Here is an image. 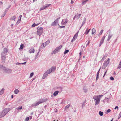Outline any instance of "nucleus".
I'll list each match as a JSON object with an SVG mask.
<instances>
[{
	"instance_id": "1",
	"label": "nucleus",
	"mask_w": 121,
	"mask_h": 121,
	"mask_svg": "<svg viewBox=\"0 0 121 121\" xmlns=\"http://www.w3.org/2000/svg\"><path fill=\"white\" fill-rule=\"evenodd\" d=\"M9 110L8 108L4 109L0 113V117L1 118L5 116L9 112Z\"/></svg>"
},
{
	"instance_id": "2",
	"label": "nucleus",
	"mask_w": 121,
	"mask_h": 121,
	"mask_svg": "<svg viewBox=\"0 0 121 121\" xmlns=\"http://www.w3.org/2000/svg\"><path fill=\"white\" fill-rule=\"evenodd\" d=\"M93 99L94 100L95 105H97L99 103L100 99L98 97L96 96V95L94 96L93 97Z\"/></svg>"
},
{
	"instance_id": "3",
	"label": "nucleus",
	"mask_w": 121,
	"mask_h": 121,
	"mask_svg": "<svg viewBox=\"0 0 121 121\" xmlns=\"http://www.w3.org/2000/svg\"><path fill=\"white\" fill-rule=\"evenodd\" d=\"M110 59L108 58L107 60L105 61L103 64L102 69H104L109 64L110 62Z\"/></svg>"
},
{
	"instance_id": "4",
	"label": "nucleus",
	"mask_w": 121,
	"mask_h": 121,
	"mask_svg": "<svg viewBox=\"0 0 121 121\" xmlns=\"http://www.w3.org/2000/svg\"><path fill=\"white\" fill-rule=\"evenodd\" d=\"M61 47L62 46H60L58 47H56L55 49L51 53V54L53 55L58 53L61 48Z\"/></svg>"
},
{
	"instance_id": "5",
	"label": "nucleus",
	"mask_w": 121,
	"mask_h": 121,
	"mask_svg": "<svg viewBox=\"0 0 121 121\" xmlns=\"http://www.w3.org/2000/svg\"><path fill=\"white\" fill-rule=\"evenodd\" d=\"M37 34L40 36L42 34L43 31V29L41 27H38L37 28Z\"/></svg>"
},
{
	"instance_id": "6",
	"label": "nucleus",
	"mask_w": 121,
	"mask_h": 121,
	"mask_svg": "<svg viewBox=\"0 0 121 121\" xmlns=\"http://www.w3.org/2000/svg\"><path fill=\"white\" fill-rule=\"evenodd\" d=\"M12 70V69L7 68L5 67L3 69V71L4 72L7 73H11Z\"/></svg>"
},
{
	"instance_id": "7",
	"label": "nucleus",
	"mask_w": 121,
	"mask_h": 121,
	"mask_svg": "<svg viewBox=\"0 0 121 121\" xmlns=\"http://www.w3.org/2000/svg\"><path fill=\"white\" fill-rule=\"evenodd\" d=\"M60 18V17H59L56 19L51 24V26H56V25L58 24V21Z\"/></svg>"
},
{
	"instance_id": "8",
	"label": "nucleus",
	"mask_w": 121,
	"mask_h": 121,
	"mask_svg": "<svg viewBox=\"0 0 121 121\" xmlns=\"http://www.w3.org/2000/svg\"><path fill=\"white\" fill-rule=\"evenodd\" d=\"M6 54L4 53H2L1 55V59L2 61L3 62H4L5 60L6 59Z\"/></svg>"
},
{
	"instance_id": "9",
	"label": "nucleus",
	"mask_w": 121,
	"mask_h": 121,
	"mask_svg": "<svg viewBox=\"0 0 121 121\" xmlns=\"http://www.w3.org/2000/svg\"><path fill=\"white\" fill-rule=\"evenodd\" d=\"M50 5V4H46L45 5H44L43 7H41L40 9V11L44 10L47 8L49 7Z\"/></svg>"
},
{
	"instance_id": "10",
	"label": "nucleus",
	"mask_w": 121,
	"mask_h": 121,
	"mask_svg": "<svg viewBox=\"0 0 121 121\" xmlns=\"http://www.w3.org/2000/svg\"><path fill=\"white\" fill-rule=\"evenodd\" d=\"M41 103L40 100L38 102H37L36 103H34L31 106V107H33L34 106H36L40 104H41Z\"/></svg>"
},
{
	"instance_id": "11",
	"label": "nucleus",
	"mask_w": 121,
	"mask_h": 121,
	"mask_svg": "<svg viewBox=\"0 0 121 121\" xmlns=\"http://www.w3.org/2000/svg\"><path fill=\"white\" fill-rule=\"evenodd\" d=\"M78 32H77L74 35L72 39L71 40V41L72 42H73V41H74L77 38V37L78 35Z\"/></svg>"
},
{
	"instance_id": "12",
	"label": "nucleus",
	"mask_w": 121,
	"mask_h": 121,
	"mask_svg": "<svg viewBox=\"0 0 121 121\" xmlns=\"http://www.w3.org/2000/svg\"><path fill=\"white\" fill-rule=\"evenodd\" d=\"M49 73H48V71L47 70L44 73L43 75L42 78L43 79H44L46 78L48 76V74H49Z\"/></svg>"
},
{
	"instance_id": "13",
	"label": "nucleus",
	"mask_w": 121,
	"mask_h": 121,
	"mask_svg": "<svg viewBox=\"0 0 121 121\" xmlns=\"http://www.w3.org/2000/svg\"><path fill=\"white\" fill-rule=\"evenodd\" d=\"M56 67H51L49 70H48L47 71H48V73H50L54 71Z\"/></svg>"
},
{
	"instance_id": "14",
	"label": "nucleus",
	"mask_w": 121,
	"mask_h": 121,
	"mask_svg": "<svg viewBox=\"0 0 121 121\" xmlns=\"http://www.w3.org/2000/svg\"><path fill=\"white\" fill-rule=\"evenodd\" d=\"M68 22V20L67 19H65V20L63 19L62 21L61 22V24L62 25H65V24Z\"/></svg>"
},
{
	"instance_id": "15",
	"label": "nucleus",
	"mask_w": 121,
	"mask_h": 121,
	"mask_svg": "<svg viewBox=\"0 0 121 121\" xmlns=\"http://www.w3.org/2000/svg\"><path fill=\"white\" fill-rule=\"evenodd\" d=\"M105 37H106V36L105 35L101 39V40L100 41V44H99V46H101V45H102V44H103V43L104 41V39L105 38Z\"/></svg>"
},
{
	"instance_id": "16",
	"label": "nucleus",
	"mask_w": 121,
	"mask_h": 121,
	"mask_svg": "<svg viewBox=\"0 0 121 121\" xmlns=\"http://www.w3.org/2000/svg\"><path fill=\"white\" fill-rule=\"evenodd\" d=\"M110 98L106 97L105 99L103 100V102L104 103L105 102H108L109 101Z\"/></svg>"
},
{
	"instance_id": "17",
	"label": "nucleus",
	"mask_w": 121,
	"mask_h": 121,
	"mask_svg": "<svg viewBox=\"0 0 121 121\" xmlns=\"http://www.w3.org/2000/svg\"><path fill=\"white\" fill-rule=\"evenodd\" d=\"M48 100V99L47 98H44L41 99L40 101L41 102V103H43L46 101H47Z\"/></svg>"
},
{
	"instance_id": "18",
	"label": "nucleus",
	"mask_w": 121,
	"mask_h": 121,
	"mask_svg": "<svg viewBox=\"0 0 121 121\" xmlns=\"http://www.w3.org/2000/svg\"><path fill=\"white\" fill-rule=\"evenodd\" d=\"M113 35L112 34H111L110 33L109 34L108 36V38L107 39V40L108 41H109L111 38L112 36Z\"/></svg>"
},
{
	"instance_id": "19",
	"label": "nucleus",
	"mask_w": 121,
	"mask_h": 121,
	"mask_svg": "<svg viewBox=\"0 0 121 121\" xmlns=\"http://www.w3.org/2000/svg\"><path fill=\"white\" fill-rule=\"evenodd\" d=\"M86 20V18L85 17L84 18L83 21L82 22V23L81 25V26L80 27V29H81V28L83 26V25L85 24V22Z\"/></svg>"
},
{
	"instance_id": "20",
	"label": "nucleus",
	"mask_w": 121,
	"mask_h": 121,
	"mask_svg": "<svg viewBox=\"0 0 121 121\" xmlns=\"http://www.w3.org/2000/svg\"><path fill=\"white\" fill-rule=\"evenodd\" d=\"M59 91H55L53 93V95L54 96H56L59 93Z\"/></svg>"
},
{
	"instance_id": "21",
	"label": "nucleus",
	"mask_w": 121,
	"mask_h": 121,
	"mask_svg": "<svg viewBox=\"0 0 121 121\" xmlns=\"http://www.w3.org/2000/svg\"><path fill=\"white\" fill-rule=\"evenodd\" d=\"M35 50L34 48H32L30 50L29 52L30 53H33L34 52Z\"/></svg>"
},
{
	"instance_id": "22",
	"label": "nucleus",
	"mask_w": 121,
	"mask_h": 121,
	"mask_svg": "<svg viewBox=\"0 0 121 121\" xmlns=\"http://www.w3.org/2000/svg\"><path fill=\"white\" fill-rule=\"evenodd\" d=\"M4 88H2L1 90L0 91V94L1 95L3 94L4 92Z\"/></svg>"
},
{
	"instance_id": "23",
	"label": "nucleus",
	"mask_w": 121,
	"mask_h": 121,
	"mask_svg": "<svg viewBox=\"0 0 121 121\" xmlns=\"http://www.w3.org/2000/svg\"><path fill=\"white\" fill-rule=\"evenodd\" d=\"M88 1V0H86L85 1H82V5L85 4Z\"/></svg>"
},
{
	"instance_id": "24",
	"label": "nucleus",
	"mask_w": 121,
	"mask_h": 121,
	"mask_svg": "<svg viewBox=\"0 0 121 121\" xmlns=\"http://www.w3.org/2000/svg\"><path fill=\"white\" fill-rule=\"evenodd\" d=\"M8 52V51L7 49L6 48H4V51L2 53H6H6Z\"/></svg>"
},
{
	"instance_id": "25",
	"label": "nucleus",
	"mask_w": 121,
	"mask_h": 121,
	"mask_svg": "<svg viewBox=\"0 0 121 121\" xmlns=\"http://www.w3.org/2000/svg\"><path fill=\"white\" fill-rule=\"evenodd\" d=\"M81 14H77L76 15H75L76 16V18L78 19L80 17V16H81Z\"/></svg>"
},
{
	"instance_id": "26",
	"label": "nucleus",
	"mask_w": 121,
	"mask_h": 121,
	"mask_svg": "<svg viewBox=\"0 0 121 121\" xmlns=\"http://www.w3.org/2000/svg\"><path fill=\"white\" fill-rule=\"evenodd\" d=\"M83 91L85 93H86L88 92V89H87L85 88H84L83 89Z\"/></svg>"
},
{
	"instance_id": "27",
	"label": "nucleus",
	"mask_w": 121,
	"mask_h": 121,
	"mask_svg": "<svg viewBox=\"0 0 121 121\" xmlns=\"http://www.w3.org/2000/svg\"><path fill=\"white\" fill-rule=\"evenodd\" d=\"M103 30H102L99 33L98 35V36L99 37H100V35L103 33Z\"/></svg>"
},
{
	"instance_id": "28",
	"label": "nucleus",
	"mask_w": 121,
	"mask_h": 121,
	"mask_svg": "<svg viewBox=\"0 0 121 121\" xmlns=\"http://www.w3.org/2000/svg\"><path fill=\"white\" fill-rule=\"evenodd\" d=\"M19 91L18 89H15L14 91V93L15 94H17L18 93Z\"/></svg>"
},
{
	"instance_id": "29",
	"label": "nucleus",
	"mask_w": 121,
	"mask_h": 121,
	"mask_svg": "<svg viewBox=\"0 0 121 121\" xmlns=\"http://www.w3.org/2000/svg\"><path fill=\"white\" fill-rule=\"evenodd\" d=\"M92 34H93L94 33L96 32L95 29V28H93L92 29Z\"/></svg>"
},
{
	"instance_id": "30",
	"label": "nucleus",
	"mask_w": 121,
	"mask_h": 121,
	"mask_svg": "<svg viewBox=\"0 0 121 121\" xmlns=\"http://www.w3.org/2000/svg\"><path fill=\"white\" fill-rule=\"evenodd\" d=\"M22 106H19L18 108H17L16 109V110H20L22 108Z\"/></svg>"
},
{
	"instance_id": "31",
	"label": "nucleus",
	"mask_w": 121,
	"mask_h": 121,
	"mask_svg": "<svg viewBox=\"0 0 121 121\" xmlns=\"http://www.w3.org/2000/svg\"><path fill=\"white\" fill-rule=\"evenodd\" d=\"M70 106V104H69L66 106L65 108V110L67 109L68 108H69Z\"/></svg>"
},
{
	"instance_id": "32",
	"label": "nucleus",
	"mask_w": 121,
	"mask_h": 121,
	"mask_svg": "<svg viewBox=\"0 0 121 121\" xmlns=\"http://www.w3.org/2000/svg\"><path fill=\"white\" fill-rule=\"evenodd\" d=\"M88 28H87L86 29V31L85 32L84 34H87L89 32V30H88Z\"/></svg>"
},
{
	"instance_id": "33",
	"label": "nucleus",
	"mask_w": 121,
	"mask_h": 121,
	"mask_svg": "<svg viewBox=\"0 0 121 121\" xmlns=\"http://www.w3.org/2000/svg\"><path fill=\"white\" fill-rule=\"evenodd\" d=\"M45 44H46V45H48L50 43V41L49 40H48L45 42Z\"/></svg>"
},
{
	"instance_id": "34",
	"label": "nucleus",
	"mask_w": 121,
	"mask_h": 121,
	"mask_svg": "<svg viewBox=\"0 0 121 121\" xmlns=\"http://www.w3.org/2000/svg\"><path fill=\"white\" fill-rule=\"evenodd\" d=\"M24 47V45L23 44H22L20 45V47L19 48V49H22Z\"/></svg>"
},
{
	"instance_id": "35",
	"label": "nucleus",
	"mask_w": 121,
	"mask_h": 121,
	"mask_svg": "<svg viewBox=\"0 0 121 121\" xmlns=\"http://www.w3.org/2000/svg\"><path fill=\"white\" fill-rule=\"evenodd\" d=\"M16 17L15 16H14L11 17V20H15V19L16 18Z\"/></svg>"
},
{
	"instance_id": "36",
	"label": "nucleus",
	"mask_w": 121,
	"mask_h": 121,
	"mask_svg": "<svg viewBox=\"0 0 121 121\" xmlns=\"http://www.w3.org/2000/svg\"><path fill=\"white\" fill-rule=\"evenodd\" d=\"M21 20H18L17 21L16 23V25H18L20 22Z\"/></svg>"
},
{
	"instance_id": "37",
	"label": "nucleus",
	"mask_w": 121,
	"mask_h": 121,
	"mask_svg": "<svg viewBox=\"0 0 121 121\" xmlns=\"http://www.w3.org/2000/svg\"><path fill=\"white\" fill-rule=\"evenodd\" d=\"M99 114L100 116H102L103 115V112H102L100 111L99 112Z\"/></svg>"
},
{
	"instance_id": "38",
	"label": "nucleus",
	"mask_w": 121,
	"mask_h": 121,
	"mask_svg": "<svg viewBox=\"0 0 121 121\" xmlns=\"http://www.w3.org/2000/svg\"><path fill=\"white\" fill-rule=\"evenodd\" d=\"M46 45H46V44H45V43H44L42 44V46L43 47H45Z\"/></svg>"
},
{
	"instance_id": "39",
	"label": "nucleus",
	"mask_w": 121,
	"mask_h": 121,
	"mask_svg": "<svg viewBox=\"0 0 121 121\" xmlns=\"http://www.w3.org/2000/svg\"><path fill=\"white\" fill-rule=\"evenodd\" d=\"M11 6V5H9L8 6V7L5 10V12H6L8 10V9Z\"/></svg>"
},
{
	"instance_id": "40",
	"label": "nucleus",
	"mask_w": 121,
	"mask_h": 121,
	"mask_svg": "<svg viewBox=\"0 0 121 121\" xmlns=\"http://www.w3.org/2000/svg\"><path fill=\"white\" fill-rule=\"evenodd\" d=\"M4 67H3V65H0V69H2L3 70V68Z\"/></svg>"
},
{
	"instance_id": "41",
	"label": "nucleus",
	"mask_w": 121,
	"mask_h": 121,
	"mask_svg": "<svg viewBox=\"0 0 121 121\" xmlns=\"http://www.w3.org/2000/svg\"><path fill=\"white\" fill-rule=\"evenodd\" d=\"M34 75V73L33 72H32L31 73L30 75V76L29 78H30L32 77Z\"/></svg>"
},
{
	"instance_id": "42",
	"label": "nucleus",
	"mask_w": 121,
	"mask_h": 121,
	"mask_svg": "<svg viewBox=\"0 0 121 121\" xmlns=\"http://www.w3.org/2000/svg\"><path fill=\"white\" fill-rule=\"evenodd\" d=\"M69 51L68 50H65L64 52V54H66L67 53L69 52Z\"/></svg>"
},
{
	"instance_id": "43",
	"label": "nucleus",
	"mask_w": 121,
	"mask_h": 121,
	"mask_svg": "<svg viewBox=\"0 0 121 121\" xmlns=\"http://www.w3.org/2000/svg\"><path fill=\"white\" fill-rule=\"evenodd\" d=\"M39 24H35L34 23L33 24L32 26V27H34L36 26L37 25Z\"/></svg>"
},
{
	"instance_id": "44",
	"label": "nucleus",
	"mask_w": 121,
	"mask_h": 121,
	"mask_svg": "<svg viewBox=\"0 0 121 121\" xmlns=\"http://www.w3.org/2000/svg\"><path fill=\"white\" fill-rule=\"evenodd\" d=\"M121 68V64H119L117 68L118 69H120Z\"/></svg>"
},
{
	"instance_id": "45",
	"label": "nucleus",
	"mask_w": 121,
	"mask_h": 121,
	"mask_svg": "<svg viewBox=\"0 0 121 121\" xmlns=\"http://www.w3.org/2000/svg\"><path fill=\"white\" fill-rule=\"evenodd\" d=\"M103 96V95H99L98 96L96 95V96L98 97L100 99V97H102Z\"/></svg>"
},
{
	"instance_id": "46",
	"label": "nucleus",
	"mask_w": 121,
	"mask_h": 121,
	"mask_svg": "<svg viewBox=\"0 0 121 121\" xmlns=\"http://www.w3.org/2000/svg\"><path fill=\"white\" fill-rule=\"evenodd\" d=\"M29 119V117H27L25 119V120L26 121H28Z\"/></svg>"
},
{
	"instance_id": "47",
	"label": "nucleus",
	"mask_w": 121,
	"mask_h": 121,
	"mask_svg": "<svg viewBox=\"0 0 121 121\" xmlns=\"http://www.w3.org/2000/svg\"><path fill=\"white\" fill-rule=\"evenodd\" d=\"M101 68V67L100 68L99 70V71H98V72H97V76H98L99 75V71L100 70Z\"/></svg>"
},
{
	"instance_id": "48",
	"label": "nucleus",
	"mask_w": 121,
	"mask_h": 121,
	"mask_svg": "<svg viewBox=\"0 0 121 121\" xmlns=\"http://www.w3.org/2000/svg\"><path fill=\"white\" fill-rule=\"evenodd\" d=\"M111 111V110L110 109H108L107 110V112H106V114H108Z\"/></svg>"
},
{
	"instance_id": "49",
	"label": "nucleus",
	"mask_w": 121,
	"mask_h": 121,
	"mask_svg": "<svg viewBox=\"0 0 121 121\" xmlns=\"http://www.w3.org/2000/svg\"><path fill=\"white\" fill-rule=\"evenodd\" d=\"M85 106V103H82V108H83V107Z\"/></svg>"
},
{
	"instance_id": "50",
	"label": "nucleus",
	"mask_w": 121,
	"mask_h": 121,
	"mask_svg": "<svg viewBox=\"0 0 121 121\" xmlns=\"http://www.w3.org/2000/svg\"><path fill=\"white\" fill-rule=\"evenodd\" d=\"M22 16V15H20L19 17V19H18V20H21V17Z\"/></svg>"
},
{
	"instance_id": "51",
	"label": "nucleus",
	"mask_w": 121,
	"mask_h": 121,
	"mask_svg": "<svg viewBox=\"0 0 121 121\" xmlns=\"http://www.w3.org/2000/svg\"><path fill=\"white\" fill-rule=\"evenodd\" d=\"M110 79L111 80H113L114 79V78L113 77L111 76L110 78Z\"/></svg>"
},
{
	"instance_id": "52",
	"label": "nucleus",
	"mask_w": 121,
	"mask_h": 121,
	"mask_svg": "<svg viewBox=\"0 0 121 121\" xmlns=\"http://www.w3.org/2000/svg\"><path fill=\"white\" fill-rule=\"evenodd\" d=\"M65 26H60L59 25V28H64L65 27Z\"/></svg>"
},
{
	"instance_id": "53",
	"label": "nucleus",
	"mask_w": 121,
	"mask_h": 121,
	"mask_svg": "<svg viewBox=\"0 0 121 121\" xmlns=\"http://www.w3.org/2000/svg\"><path fill=\"white\" fill-rule=\"evenodd\" d=\"M6 14V12L4 14H2V16H1V17H3Z\"/></svg>"
},
{
	"instance_id": "54",
	"label": "nucleus",
	"mask_w": 121,
	"mask_h": 121,
	"mask_svg": "<svg viewBox=\"0 0 121 121\" xmlns=\"http://www.w3.org/2000/svg\"><path fill=\"white\" fill-rule=\"evenodd\" d=\"M26 62H26L24 63H20V64H25L26 63Z\"/></svg>"
},
{
	"instance_id": "55",
	"label": "nucleus",
	"mask_w": 121,
	"mask_h": 121,
	"mask_svg": "<svg viewBox=\"0 0 121 121\" xmlns=\"http://www.w3.org/2000/svg\"><path fill=\"white\" fill-rule=\"evenodd\" d=\"M99 78V75L97 76V75L96 78V80L97 81V80Z\"/></svg>"
},
{
	"instance_id": "56",
	"label": "nucleus",
	"mask_w": 121,
	"mask_h": 121,
	"mask_svg": "<svg viewBox=\"0 0 121 121\" xmlns=\"http://www.w3.org/2000/svg\"><path fill=\"white\" fill-rule=\"evenodd\" d=\"M16 65H19L20 64V63H19L18 62H17L16 63Z\"/></svg>"
},
{
	"instance_id": "57",
	"label": "nucleus",
	"mask_w": 121,
	"mask_h": 121,
	"mask_svg": "<svg viewBox=\"0 0 121 121\" xmlns=\"http://www.w3.org/2000/svg\"><path fill=\"white\" fill-rule=\"evenodd\" d=\"M118 106H116L115 107V108H114L115 109H116L117 108H118Z\"/></svg>"
},
{
	"instance_id": "58",
	"label": "nucleus",
	"mask_w": 121,
	"mask_h": 121,
	"mask_svg": "<svg viewBox=\"0 0 121 121\" xmlns=\"http://www.w3.org/2000/svg\"><path fill=\"white\" fill-rule=\"evenodd\" d=\"M90 43V40H89L88 41V43H87V44H86V46H87L88 45V44H89V43Z\"/></svg>"
},
{
	"instance_id": "59",
	"label": "nucleus",
	"mask_w": 121,
	"mask_h": 121,
	"mask_svg": "<svg viewBox=\"0 0 121 121\" xmlns=\"http://www.w3.org/2000/svg\"><path fill=\"white\" fill-rule=\"evenodd\" d=\"M106 72H107V71H106L104 75L103 76V77H104V76H105V74H106Z\"/></svg>"
},
{
	"instance_id": "60",
	"label": "nucleus",
	"mask_w": 121,
	"mask_h": 121,
	"mask_svg": "<svg viewBox=\"0 0 121 121\" xmlns=\"http://www.w3.org/2000/svg\"><path fill=\"white\" fill-rule=\"evenodd\" d=\"M119 115L120 116H121V111L120 112V113H119Z\"/></svg>"
},
{
	"instance_id": "61",
	"label": "nucleus",
	"mask_w": 121,
	"mask_h": 121,
	"mask_svg": "<svg viewBox=\"0 0 121 121\" xmlns=\"http://www.w3.org/2000/svg\"><path fill=\"white\" fill-rule=\"evenodd\" d=\"M121 116H120L119 115V116H118V119H119L120 118V117H121Z\"/></svg>"
},
{
	"instance_id": "62",
	"label": "nucleus",
	"mask_w": 121,
	"mask_h": 121,
	"mask_svg": "<svg viewBox=\"0 0 121 121\" xmlns=\"http://www.w3.org/2000/svg\"><path fill=\"white\" fill-rule=\"evenodd\" d=\"M76 16L75 15V16L74 17V18H73V20H74V19H75L76 18Z\"/></svg>"
},
{
	"instance_id": "63",
	"label": "nucleus",
	"mask_w": 121,
	"mask_h": 121,
	"mask_svg": "<svg viewBox=\"0 0 121 121\" xmlns=\"http://www.w3.org/2000/svg\"><path fill=\"white\" fill-rule=\"evenodd\" d=\"M2 3L0 1V5H2Z\"/></svg>"
},
{
	"instance_id": "64",
	"label": "nucleus",
	"mask_w": 121,
	"mask_h": 121,
	"mask_svg": "<svg viewBox=\"0 0 121 121\" xmlns=\"http://www.w3.org/2000/svg\"><path fill=\"white\" fill-rule=\"evenodd\" d=\"M73 2H73V1L71 0V4H73Z\"/></svg>"
}]
</instances>
